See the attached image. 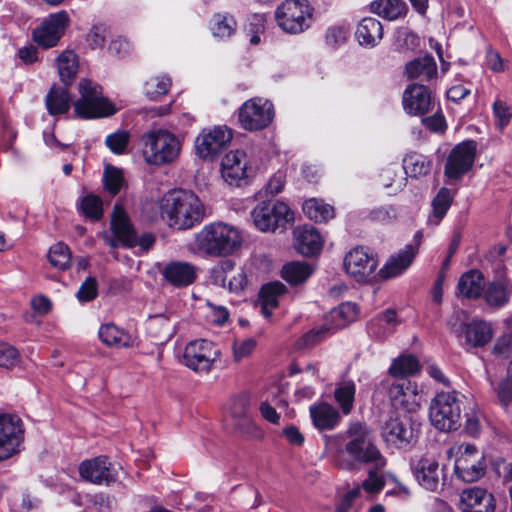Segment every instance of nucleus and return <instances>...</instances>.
<instances>
[{"mask_svg":"<svg viewBox=\"0 0 512 512\" xmlns=\"http://www.w3.org/2000/svg\"><path fill=\"white\" fill-rule=\"evenodd\" d=\"M344 437V448L334 458L337 467L351 470L355 463H359L382 470L386 466L387 459L375 444L373 432L366 424L350 423Z\"/></svg>","mask_w":512,"mask_h":512,"instance_id":"obj_1","label":"nucleus"},{"mask_svg":"<svg viewBox=\"0 0 512 512\" xmlns=\"http://www.w3.org/2000/svg\"><path fill=\"white\" fill-rule=\"evenodd\" d=\"M161 209L169 226L177 230L193 228L205 216L204 206L198 196L183 189L169 192L162 200Z\"/></svg>","mask_w":512,"mask_h":512,"instance_id":"obj_2","label":"nucleus"},{"mask_svg":"<svg viewBox=\"0 0 512 512\" xmlns=\"http://www.w3.org/2000/svg\"><path fill=\"white\" fill-rule=\"evenodd\" d=\"M200 250L210 256H228L241 247L240 231L227 223L217 222L205 225L197 235Z\"/></svg>","mask_w":512,"mask_h":512,"instance_id":"obj_3","label":"nucleus"},{"mask_svg":"<svg viewBox=\"0 0 512 512\" xmlns=\"http://www.w3.org/2000/svg\"><path fill=\"white\" fill-rule=\"evenodd\" d=\"M143 155L149 164L163 165L173 162L180 153L181 143L171 132L163 129L142 136Z\"/></svg>","mask_w":512,"mask_h":512,"instance_id":"obj_4","label":"nucleus"},{"mask_svg":"<svg viewBox=\"0 0 512 512\" xmlns=\"http://www.w3.org/2000/svg\"><path fill=\"white\" fill-rule=\"evenodd\" d=\"M79 93L80 98L74 103V110L80 118H102L116 113V107L103 97L102 88L98 84L82 79L79 82Z\"/></svg>","mask_w":512,"mask_h":512,"instance_id":"obj_5","label":"nucleus"},{"mask_svg":"<svg viewBox=\"0 0 512 512\" xmlns=\"http://www.w3.org/2000/svg\"><path fill=\"white\" fill-rule=\"evenodd\" d=\"M429 417L432 425L440 431L457 430L460 426L461 407L456 393H437L430 404Z\"/></svg>","mask_w":512,"mask_h":512,"instance_id":"obj_6","label":"nucleus"},{"mask_svg":"<svg viewBox=\"0 0 512 512\" xmlns=\"http://www.w3.org/2000/svg\"><path fill=\"white\" fill-rule=\"evenodd\" d=\"M313 9L307 0H285L275 11L278 26L286 33L299 34L310 27Z\"/></svg>","mask_w":512,"mask_h":512,"instance_id":"obj_7","label":"nucleus"},{"mask_svg":"<svg viewBox=\"0 0 512 512\" xmlns=\"http://www.w3.org/2000/svg\"><path fill=\"white\" fill-rule=\"evenodd\" d=\"M358 313L359 310L355 303L345 302L340 304L329 312L326 318V324L323 327L313 329L302 337L300 346L307 347L316 344L322 340L330 330L341 329L355 321L358 317Z\"/></svg>","mask_w":512,"mask_h":512,"instance_id":"obj_8","label":"nucleus"},{"mask_svg":"<svg viewBox=\"0 0 512 512\" xmlns=\"http://www.w3.org/2000/svg\"><path fill=\"white\" fill-rule=\"evenodd\" d=\"M252 219L257 229L262 232L275 231L285 227L292 219L290 208L281 201H262L252 210Z\"/></svg>","mask_w":512,"mask_h":512,"instance_id":"obj_9","label":"nucleus"},{"mask_svg":"<svg viewBox=\"0 0 512 512\" xmlns=\"http://www.w3.org/2000/svg\"><path fill=\"white\" fill-rule=\"evenodd\" d=\"M219 356V349L211 341L197 339L185 346L182 363L194 372L208 373Z\"/></svg>","mask_w":512,"mask_h":512,"instance_id":"obj_10","label":"nucleus"},{"mask_svg":"<svg viewBox=\"0 0 512 512\" xmlns=\"http://www.w3.org/2000/svg\"><path fill=\"white\" fill-rule=\"evenodd\" d=\"M274 118L272 103L264 98L254 97L244 102L238 110L241 127L248 131L266 128Z\"/></svg>","mask_w":512,"mask_h":512,"instance_id":"obj_11","label":"nucleus"},{"mask_svg":"<svg viewBox=\"0 0 512 512\" xmlns=\"http://www.w3.org/2000/svg\"><path fill=\"white\" fill-rule=\"evenodd\" d=\"M233 132L226 125L203 129L195 140L197 155L204 160L214 159L232 141Z\"/></svg>","mask_w":512,"mask_h":512,"instance_id":"obj_12","label":"nucleus"},{"mask_svg":"<svg viewBox=\"0 0 512 512\" xmlns=\"http://www.w3.org/2000/svg\"><path fill=\"white\" fill-rule=\"evenodd\" d=\"M24 440V427L16 414H0V461L18 453Z\"/></svg>","mask_w":512,"mask_h":512,"instance_id":"obj_13","label":"nucleus"},{"mask_svg":"<svg viewBox=\"0 0 512 512\" xmlns=\"http://www.w3.org/2000/svg\"><path fill=\"white\" fill-rule=\"evenodd\" d=\"M477 153V143L466 140L457 144L449 153L444 167V175L450 180H458L473 167Z\"/></svg>","mask_w":512,"mask_h":512,"instance_id":"obj_14","label":"nucleus"},{"mask_svg":"<svg viewBox=\"0 0 512 512\" xmlns=\"http://www.w3.org/2000/svg\"><path fill=\"white\" fill-rule=\"evenodd\" d=\"M458 449L460 455L454 466L457 477L467 483L479 480L486 469L482 453L472 444H462Z\"/></svg>","mask_w":512,"mask_h":512,"instance_id":"obj_15","label":"nucleus"},{"mask_svg":"<svg viewBox=\"0 0 512 512\" xmlns=\"http://www.w3.org/2000/svg\"><path fill=\"white\" fill-rule=\"evenodd\" d=\"M381 436L388 447L404 449L414 444L417 433L407 417H390L382 427Z\"/></svg>","mask_w":512,"mask_h":512,"instance_id":"obj_16","label":"nucleus"},{"mask_svg":"<svg viewBox=\"0 0 512 512\" xmlns=\"http://www.w3.org/2000/svg\"><path fill=\"white\" fill-rule=\"evenodd\" d=\"M69 23L67 12L61 11L51 14L39 27L33 31L34 41L41 47L48 49L56 46L64 35Z\"/></svg>","mask_w":512,"mask_h":512,"instance_id":"obj_17","label":"nucleus"},{"mask_svg":"<svg viewBox=\"0 0 512 512\" xmlns=\"http://www.w3.org/2000/svg\"><path fill=\"white\" fill-rule=\"evenodd\" d=\"M253 169L247 154L242 150L228 152L221 162V174L229 185L240 186L251 177Z\"/></svg>","mask_w":512,"mask_h":512,"instance_id":"obj_18","label":"nucleus"},{"mask_svg":"<svg viewBox=\"0 0 512 512\" xmlns=\"http://www.w3.org/2000/svg\"><path fill=\"white\" fill-rule=\"evenodd\" d=\"M378 266L374 255L369 254L364 248L357 247L347 253L344 259V268L357 282H368Z\"/></svg>","mask_w":512,"mask_h":512,"instance_id":"obj_19","label":"nucleus"},{"mask_svg":"<svg viewBox=\"0 0 512 512\" xmlns=\"http://www.w3.org/2000/svg\"><path fill=\"white\" fill-rule=\"evenodd\" d=\"M412 472L418 484L428 491L436 492L443 486L442 470L439 468L437 459L433 456L423 455L412 464Z\"/></svg>","mask_w":512,"mask_h":512,"instance_id":"obj_20","label":"nucleus"},{"mask_svg":"<svg viewBox=\"0 0 512 512\" xmlns=\"http://www.w3.org/2000/svg\"><path fill=\"white\" fill-rule=\"evenodd\" d=\"M213 283L228 287L229 291L239 293L247 285V275L242 268L235 269V263L226 259L221 261L212 270Z\"/></svg>","mask_w":512,"mask_h":512,"instance_id":"obj_21","label":"nucleus"},{"mask_svg":"<svg viewBox=\"0 0 512 512\" xmlns=\"http://www.w3.org/2000/svg\"><path fill=\"white\" fill-rule=\"evenodd\" d=\"M81 478L96 485H110L117 479L111 469V463L104 456L84 460L78 468Z\"/></svg>","mask_w":512,"mask_h":512,"instance_id":"obj_22","label":"nucleus"},{"mask_svg":"<svg viewBox=\"0 0 512 512\" xmlns=\"http://www.w3.org/2000/svg\"><path fill=\"white\" fill-rule=\"evenodd\" d=\"M433 105L430 90L423 84L409 85L403 93V108L406 113L422 116L428 113Z\"/></svg>","mask_w":512,"mask_h":512,"instance_id":"obj_23","label":"nucleus"},{"mask_svg":"<svg viewBox=\"0 0 512 512\" xmlns=\"http://www.w3.org/2000/svg\"><path fill=\"white\" fill-rule=\"evenodd\" d=\"M496 500L486 489L475 486L464 489L460 495L459 508L462 512H494Z\"/></svg>","mask_w":512,"mask_h":512,"instance_id":"obj_24","label":"nucleus"},{"mask_svg":"<svg viewBox=\"0 0 512 512\" xmlns=\"http://www.w3.org/2000/svg\"><path fill=\"white\" fill-rule=\"evenodd\" d=\"M458 338H464V345L470 348L483 347L493 338V329L489 322L473 319L463 323L459 331H456Z\"/></svg>","mask_w":512,"mask_h":512,"instance_id":"obj_25","label":"nucleus"},{"mask_svg":"<svg viewBox=\"0 0 512 512\" xmlns=\"http://www.w3.org/2000/svg\"><path fill=\"white\" fill-rule=\"evenodd\" d=\"M163 278L175 288L193 284L197 278V267L186 261H170L163 267Z\"/></svg>","mask_w":512,"mask_h":512,"instance_id":"obj_26","label":"nucleus"},{"mask_svg":"<svg viewBox=\"0 0 512 512\" xmlns=\"http://www.w3.org/2000/svg\"><path fill=\"white\" fill-rule=\"evenodd\" d=\"M388 396L395 408L412 409L419 404L417 385L410 380L401 379L392 383L388 389Z\"/></svg>","mask_w":512,"mask_h":512,"instance_id":"obj_27","label":"nucleus"},{"mask_svg":"<svg viewBox=\"0 0 512 512\" xmlns=\"http://www.w3.org/2000/svg\"><path fill=\"white\" fill-rule=\"evenodd\" d=\"M294 247L304 256L318 254L323 246V239L319 231L312 225L297 227L294 232Z\"/></svg>","mask_w":512,"mask_h":512,"instance_id":"obj_28","label":"nucleus"},{"mask_svg":"<svg viewBox=\"0 0 512 512\" xmlns=\"http://www.w3.org/2000/svg\"><path fill=\"white\" fill-rule=\"evenodd\" d=\"M309 411L312 423L318 430H333L341 421V413L326 402L310 406Z\"/></svg>","mask_w":512,"mask_h":512,"instance_id":"obj_29","label":"nucleus"},{"mask_svg":"<svg viewBox=\"0 0 512 512\" xmlns=\"http://www.w3.org/2000/svg\"><path fill=\"white\" fill-rule=\"evenodd\" d=\"M111 227L115 238H117L123 246L126 247L127 245L133 244L136 231L126 211L118 204L113 208Z\"/></svg>","mask_w":512,"mask_h":512,"instance_id":"obj_30","label":"nucleus"},{"mask_svg":"<svg viewBox=\"0 0 512 512\" xmlns=\"http://www.w3.org/2000/svg\"><path fill=\"white\" fill-rule=\"evenodd\" d=\"M355 36L361 46L375 47L383 38V26L376 18L365 17L359 22Z\"/></svg>","mask_w":512,"mask_h":512,"instance_id":"obj_31","label":"nucleus"},{"mask_svg":"<svg viewBox=\"0 0 512 512\" xmlns=\"http://www.w3.org/2000/svg\"><path fill=\"white\" fill-rule=\"evenodd\" d=\"M417 254V247L406 245L398 254L392 256L380 270L383 278L396 277L403 273L412 263Z\"/></svg>","mask_w":512,"mask_h":512,"instance_id":"obj_32","label":"nucleus"},{"mask_svg":"<svg viewBox=\"0 0 512 512\" xmlns=\"http://www.w3.org/2000/svg\"><path fill=\"white\" fill-rule=\"evenodd\" d=\"M250 408V398L247 395H239L234 397L230 403V414L233 418L242 420L246 426V433L249 434L253 438H261L263 436V431L248 418Z\"/></svg>","mask_w":512,"mask_h":512,"instance_id":"obj_33","label":"nucleus"},{"mask_svg":"<svg viewBox=\"0 0 512 512\" xmlns=\"http://www.w3.org/2000/svg\"><path fill=\"white\" fill-rule=\"evenodd\" d=\"M483 293L489 306L502 307L508 303L512 294V281L508 278H501L490 282L486 289H483Z\"/></svg>","mask_w":512,"mask_h":512,"instance_id":"obj_34","label":"nucleus"},{"mask_svg":"<svg viewBox=\"0 0 512 512\" xmlns=\"http://www.w3.org/2000/svg\"><path fill=\"white\" fill-rule=\"evenodd\" d=\"M405 72L409 79L429 81L437 75V65L432 56L425 55L407 63Z\"/></svg>","mask_w":512,"mask_h":512,"instance_id":"obj_35","label":"nucleus"},{"mask_svg":"<svg viewBox=\"0 0 512 512\" xmlns=\"http://www.w3.org/2000/svg\"><path fill=\"white\" fill-rule=\"evenodd\" d=\"M372 13L389 21L404 18L408 13V6L403 0H375L370 4Z\"/></svg>","mask_w":512,"mask_h":512,"instance_id":"obj_36","label":"nucleus"},{"mask_svg":"<svg viewBox=\"0 0 512 512\" xmlns=\"http://www.w3.org/2000/svg\"><path fill=\"white\" fill-rule=\"evenodd\" d=\"M98 336L101 342L108 347L128 348L133 343L131 335L113 323L101 325Z\"/></svg>","mask_w":512,"mask_h":512,"instance_id":"obj_37","label":"nucleus"},{"mask_svg":"<svg viewBox=\"0 0 512 512\" xmlns=\"http://www.w3.org/2000/svg\"><path fill=\"white\" fill-rule=\"evenodd\" d=\"M286 291V287L281 282H271L262 286L259 299L261 302V308L263 315L268 318L272 315L273 309H275L278 304V298L283 295Z\"/></svg>","mask_w":512,"mask_h":512,"instance_id":"obj_38","label":"nucleus"},{"mask_svg":"<svg viewBox=\"0 0 512 512\" xmlns=\"http://www.w3.org/2000/svg\"><path fill=\"white\" fill-rule=\"evenodd\" d=\"M458 291L466 298H478L484 289V277L478 270L464 273L457 285Z\"/></svg>","mask_w":512,"mask_h":512,"instance_id":"obj_39","label":"nucleus"},{"mask_svg":"<svg viewBox=\"0 0 512 512\" xmlns=\"http://www.w3.org/2000/svg\"><path fill=\"white\" fill-rule=\"evenodd\" d=\"M454 193L442 187L432 200V213L428 217V223L434 226L439 225L452 205Z\"/></svg>","mask_w":512,"mask_h":512,"instance_id":"obj_40","label":"nucleus"},{"mask_svg":"<svg viewBox=\"0 0 512 512\" xmlns=\"http://www.w3.org/2000/svg\"><path fill=\"white\" fill-rule=\"evenodd\" d=\"M356 384L353 380H344L336 384L334 399L345 416L349 415L354 408Z\"/></svg>","mask_w":512,"mask_h":512,"instance_id":"obj_41","label":"nucleus"},{"mask_svg":"<svg viewBox=\"0 0 512 512\" xmlns=\"http://www.w3.org/2000/svg\"><path fill=\"white\" fill-rule=\"evenodd\" d=\"M60 80L69 85L76 76L78 70V57L72 50H65L56 59Z\"/></svg>","mask_w":512,"mask_h":512,"instance_id":"obj_42","label":"nucleus"},{"mask_svg":"<svg viewBox=\"0 0 512 512\" xmlns=\"http://www.w3.org/2000/svg\"><path fill=\"white\" fill-rule=\"evenodd\" d=\"M46 107L51 115L65 114L70 108V95L66 88L53 86L46 96Z\"/></svg>","mask_w":512,"mask_h":512,"instance_id":"obj_43","label":"nucleus"},{"mask_svg":"<svg viewBox=\"0 0 512 512\" xmlns=\"http://www.w3.org/2000/svg\"><path fill=\"white\" fill-rule=\"evenodd\" d=\"M302 209L304 214L315 222H327L335 216L334 208L330 204L316 198L306 200Z\"/></svg>","mask_w":512,"mask_h":512,"instance_id":"obj_44","label":"nucleus"},{"mask_svg":"<svg viewBox=\"0 0 512 512\" xmlns=\"http://www.w3.org/2000/svg\"><path fill=\"white\" fill-rule=\"evenodd\" d=\"M432 162L428 157L410 153L403 159V168L410 177H420L427 175L431 170Z\"/></svg>","mask_w":512,"mask_h":512,"instance_id":"obj_45","label":"nucleus"},{"mask_svg":"<svg viewBox=\"0 0 512 512\" xmlns=\"http://www.w3.org/2000/svg\"><path fill=\"white\" fill-rule=\"evenodd\" d=\"M311 274L312 268L305 262H290L282 269V277L292 285L306 281Z\"/></svg>","mask_w":512,"mask_h":512,"instance_id":"obj_46","label":"nucleus"},{"mask_svg":"<svg viewBox=\"0 0 512 512\" xmlns=\"http://www.w3.org/2000/svg\"><path fill=\"white\" fill-rule=\"evenodd\" d=\"M170 87L171 79L168 76H152L144 83V93L150 100L156 101L166 95Z\"/></svg>","mask_w":512,"mask_h":512,"instance_id":"obj_47","label":"nucleus"},{"mask_svg":"<svg viewBox=\"0 0 512 512\" xmlns=\"http://www.w3.org/2000/svg\"><path fill=\"white\" fill-rule=\"evenodd\" d=\"M211 27L214 36L219 38H228L234 34L237 23L234 17L228 13H217L213 16Z\"/></svg>","mask_w":512,"mask_h":512,"instance_id":"obj_48","label":"nucleus"},{"mask_svg":"<svg viewBox=\"0 0 512 512\" xmlns=\"http://www.w3.org/2000/svg\"><path fill=\"white\" fill-rule=\"evenodd\" d=\"M48 260L53 267L59 270H66L71 266V251L66 244L58 242L50 247Z\"/></svg>","mask_w":512,"mask_h":512,"instance_id":"obj_49","label":"nucleus"},{"mask_svg":"<svg viewBox=\"0 0 512 512\" xmlns=\"http://www.w3.org/2000/svg\"><path fill=\"white\" fill-rule=\"evenodd\" d=\"M419 370L418 360L412 355H403L395 359L389 368V373L394 377H407Z\"/></svg>","mask_w":512,"mask_h":512,"instance_id":"obj_50","label":"nucleus"},{"mask_svg":"<svg viewBox=\"0 0 512 512\" xmlns=\"http://www.w3.org/2000/svg\"><path fill=\"white\" fill-rule=\"evenodd\" d=\"M169 318L163 314L152 315L147 321V329L157 338H169L172 334Z\"/></svg>","mask_w":512,"mask_h":512,"instance_id":"obj_51","label":"nucleus"},{"mask_svg":"<svg viewBox=\"0 0 512 512\" xmlns=\"http://www.w3.org/2000/svg\"><path fill=\"white\" fill-rule=\"evenodd\" d=\"M103 182L105 189L110 194H118L124 182L122 170L113 166H107L104 170Z\"/></svg>","mask_w":512,"mask_h":512,"instance_id":"obj_52","label":"nucleus"},{"mask_svg":"<svg viewBox=\"0 0 512 512\" xmlns=\"http://www.w3.org/2000/svg\"><path fill=\"white\" fill-rule=\"evenodd\" d=\"M80 208L82 213L91 219L97 220L102 216V200L95 195H87L82 198Z\"/></svg>","mask_w":512,"mask_h":512,"instance_id":"obj_53","label":"nucleus"},{"mask_svg":"<svg viewBox=\"0 0 512 512\" xmlns=\"http://www.w3.org/2000/svg\"><path fill=\"white\" fill-rule=\"evenodd\" d=\"M20 363L21 355L15 347L9 344L0 345V368L10 370Z\"/></svg>","mask_w":512,"mask_h":512,"instance_id":"obj_54","label":"nucleus"},{"mask_svg":"<svg viewBox=\"0 0 512 512\" xmlns=\"http://www.w3.org/2000/svg\"><path fill=\"white\" fill-rule=\"evenodd\" d=\"M129 142V134L126 131H116L105 139L107 147L115 154H123Z\"/></svg>","mask_w":512,"mask_h":512,"instance_id":"obj_55","label":"nucleus"},{"mask_svg":"<svg viewBox=\"0 0 512 512\" xmlns=\"http://www.w3.org/2000/svg\"><path fill=\"white\" fill-rule=\"evenodd\" d=\"M381 181L385 188L390 189V194H396L405 186V178L397 175L392 169H386L381 174Z\"/></svg>","mask_w":512,"mask_h":512,"instance_id":"obj_56","label":"nucleus"},{"mask_svg":"<svg viewBox=\"0 0 512 512\" xmlns=\"http://www.w3.org/2000/svg\"><path fill=\"white\" fill-rule=\"evenodd\" d=\"M98 294V285L97 280L94 277H88L79 287L76 297L77 299L84 303L92 301L96 298Z\"/></svg>","mask_w":512,"mask_h":512,"instance_id":"obj_57","label":"nucleus"},{"mask_svg":"<svg viewBox=\"0 0 512 512\" xmlns=\"http://www.w3.org/2000/svg\"><path fill=\"white\" fill-rule=\"evenodd\" d=\"M493 114L500 130H503L508 125L512 117L510 107L500 100L493 103Z\"/></svg>","mask_w":512,"mask_h":512,"instance_id":"obj_58","label":"nucleus"},{"mask_svg":"<svg viewBox=\"0 0 512 512\" xmlns=\"http://www.w3.org/2000/svg\"><path fill=\"white\" fill-rule=\"evenodd\" d=\"M496 394L500 405L508 409L512 405V379L506 377L501 380L496 388Z\"/></svg>","mask_w":512,"mask_h":512,"instance_id":"obj_59","label":"nucleus"},{"mask_svg":"<svg viewBox=\"0 0 512 512\" xmlns=\"http://www.w3.org/2000/svg\"><path fill=\"white\" fill-rule=\"evenodd\" d=\"M377 471L374 468L369 471L367 479L359 486L360 489L363 488L369 494L379 493L383 489L385 482Z\"/></svg>","mask_w":512,"mask_h":512,"instance_id":"obj_60","label":"nucleus"},{"mask_svg":"<svg viewBox=\"0 0 512 512\" xmlns=\"http://www.w3.org/2000/svg\"><path fill=\"white\" fill-rule=\"evenodd\" d=\"M397 217L396 209L393 206H381L370 211L369 218L379 223H390Z\"/></svg>","mask_w":512,"mask_h":512,"instance_id":"obj_61","label":"nucleus"},{"mask_svg":"<svg viewBox=\"0 0 512 512\" xmlns=\"http://www.w3.org/2000/svg\"><path fill=\"white\" fill-rule=\"evenodd\" d=\"M348 34L344 27H330L326 32V43L333 48L339 47L346 42Z\"/></svg>","mask_w":512,"mask_h":512,"instance_id":"obj_62","label":"nucleus"},{"mask_svg":"<svg viewBox=\"0 0 512 512\" xmlns=\"http://www.w3.org/2000/svg\"><path fill=\"white\" fill-rule=\"evenodd\" d=\"M256 341L253 338H247L233 345L234 358L236 361L248 357L255 349Z\"/></svg>","mask_w":512,"mask_h":512,"instance_id":"obj_63","label":"nucleus"},{"mask_svg":"<svg viewBox=\"0 0 512 512\" xmlns=\"http://www.w3.org/2000/svg\"><path fill=\"white\" fill-rule=\"evenodd\" d=\"M105 38V28L102 26H93L87 34L86 41L92 49H96L102 47Z\"/></svg>","mask_w":512,"mask_h":512,"instance_id":"obj_64","label":"nucleus"}]
</instances>
